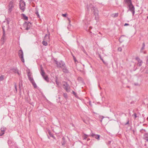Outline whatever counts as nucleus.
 Returning a JSON list of instances; mask_svg holds the SVG:
<instances>
[{
    "label": "nucleus",
    "mask_w": 148,
    "mask_h": 148,
    "mask_svg": "<svg viewBox=\"0 0 148 148\" xmlns=\"http://www.w3.org/2000/svg\"><path fill=\"white\" fill-rule=\"evenodd\" d=\"M89 7L92 10H94L93 12L95 15V18L96 20H98L99 19L98 11L93 6L92 4H90Z\"/></svg>",
    "instance_id": "nucleus-1"
},
{
    "label": "nucleus",
    "mask_w": 148,
    "mask_h": 148,
    "mask_svg": "<svg viewBox=\"0 0 148 148\" xmlns=\"http://www.w3.org/2000/svg\"><path fill=\"white\" fill-rule=\"evenodd\" d=\"M40 73L45 80L48 82L49 81V78L48 76L46 74L42 66L41 68Z\"/></svg>",
    "instance_id": "nucleus-2"
},
{
    "label": "nucleus",
    "mask_w": 148,
    "mask_h": 148,
    "mask_svg": "<svg viewBox=\"0 0 148 148\" xmlns=\"http://www.w3.org/2000/svg\"><path fill=\"white\" fill-rule=\"evenodd\" d=\"M28 78L31 82L32 83V85L33 86L34 88H36L37 86L36 84L35 83L34 80L31 74H30L29 72L28 71Z\"/></svg>",
    "instance_id": "nucleus-3"
},
{
    "label": "nucleus",
    "mask_w": 148,
    "mask_h": 148,
    "mask_svg": "<svg viewBox=\"0 0 148 148\" xmlns=\"http://www.w3.org/2000/svg\"><path fill=\"white\" fill-rule=\"evenodd\" d=\"M25 2L22 0H21L20 1L19 6L20 9L24 11L25 9Z\"/></svg>",
    "instance_id": "nucleus-4"
},
{
    "label": "nucleus",
    "mask_w": 148,
    "mask_h": 148,
    "mask_svg": "<svg viewBox=\"0 0 148 148\" xmlns=\"http://www.w3.org/2000/svg\"><path fill=\"white\" fill-rule=\"evenodd\" d=\"M14 7V5L13 2L11 1L10 2L8 5V13H10L12 11V8Z\"/></svg>",
    "instance_id": "nucleus-5"
},
{
    "label": "nucleus",
    "mask_w": 148,
    "mask_h": 148,
    "mask_svg": "<svg viewBox=\"0 0 148 148\" xmlns=\"http://www.w3.org/2000/svg\"><path fill=\"white\" fill-rule=\"evenodd\" d=\"M18 56L21 58L22 62H24V60L23 58V52L22 50H20L18 52Z\"/></svg>",
    "instance_id": "nucleus-6"
},
{
    "label": "nucleus",
    "mask_w": 148,
    "mask_h": 148,
    "mask_svg": "<svg viewBox=\"0 0 148 148\" xmlns=\"http://www.w3.org/2000/svg\"><path fill=\"white\" fill-rule=\"evenodd\" d=\"M63 88L66 90V92H69L70 91V87L69 84L66 83L63 84Z\"/></svg>",
    "instance_id": "nucleus-7"
},
{
    "label": "nucleus",
    "mask_w": 148,
    "mask_h": 148,
    "mask_svg": "<svg viewBox=\"0 0 148 148\" xmlns=\"http://www.w3.org/2000/svg\"><path fill=\"white\" fill-rule=\"evenodd\" d=\"M128 5L129 8L130 10L132 12L133 14V16H134L135 13V8L134 6L132 4Z\"/></svg>",
    "instance_id": "nucleus-8"
},
{
    "label": "nucleus",
    "mask_w": 148,
    "mask_h": 148,
    "mask_svg": "<svg viewBox=\"0 0 148 148\" xmlns=\"http://www.w3.org/2000/svg\"><path fill=\"white\" fill-rule=\"evenodd\" d=\"M48 34H46L45 35L44 39V40L47 41V42H49L50 41V39L49 36L50 35V34L48 30H47Z\"/></svg>",
    "instance_id": "nucleus-9"
},
{
    "label": "nucleus",
    "mask_w": 148,
    "mask_h": 148,
    "mask_svg": "<svg viewBox=\"0 0 148 148\" xmlns=\"http://www.w3.org/2000/svg\"><path fill=\"white\" fill-rule=\"evenodd\" d=\"M90 135L92 137L95 138L98 140H100V136L99 135L95 134L91 132Z\"/></svg>",
    "instance_id": "nucleus-10"
},
{
    "label": "nucleus",
    "mask_w": 148,
    "mask_h": 148,
    "mask_svg": "<svg viewBox=\"0 0 148 148\" xmlns=\"http://www.w3.org/2000/svg\"><path fill=\"white\" fill-rule=\"evenodd\" d=\"M3 29V35L2 37L1 38V40L3 42V44H4V42L5 41V40H6V37L5 36V30L4 29H3V27H2Z\"/></svg>",
    "instance_id": "nucleus-11"
},
{
    "label": "nucleus",
    "mask_w": 148,
    "mask_h": 148,
    "mask_svg": "<svg viewBox=\"0 0 148 148\" xmlns=\"http://www.w3.org/2000/svg\"><path fill=\"white\" fill-rule=\"evenodd\" d=\"M6 130V128L4 127H2L0 130V136H2L4 133V132Z\"/></svg>",
    "instance_id": "nucleus-12"
},
{
    "label": "nucleus",
    "mask_w": 148,
    "mask_h": 148,
    "mask_svg": "<svg viewBox=\"0 0 148 148\" xmlns=\"http://www.w3.org/2000/svg\"><path fill=\"white\" fill-rule=\"evenodd\" d=\"M56 64L58 67L60 68H62L64 65H65V64L63 62H57Z\"/></svg>",
    "instance_id": "nucleus-13"
},
{
    "label": "nucleus",
    "mask_w": 148,
    "mask_h": 148,
    "mask_svg": "<svg viewBox=\"0 0 148 148\" xmlns=\"http://www.w3.org/2000/svg\"><path fill=\"white\" fill-rule=\"evenodd\" d=\"M136 59L138 62V64L139 66H141L143 63V62L139 58L137 57L136 58Z\"/></svg>",
    "instance_id": "nucleus-14"
},
{
    "label": "nucleus",
    "mask_w": 148,
    "mask_h": 148,
    "mask_svg": "<svg viewBox=\"0 0 148 148\" xmlns=\"http://www.w3.org/2000/svg\"><path fill=\"white\" fill-rule=\"evenodd\" d=\"M62 68L64 72L65 73H68L69 71L68 70L66 69L65 64V65H64V66H63Z\"/></svg>",
    "instance_id": "nucleus-15"
},
{
    "label": "nucleus",
    "mask_w": 148,
    "mask_h": 148,
    "mask_svg": "<svg viewBox=\"0 0 148 148\" xmlns=\"http://www.w3.org/2000/svg\"><path fill=\"white\" fill-rule=\"evenodd\" d=\"M143 139L148 142V133H145L143 135Z\"/></svg>",
    "instance_id": "nucleus-16"
},
{
    "label": "nucleus",
    "mask_w": 148,
    "mask_h": 148,
    "mask_svg": "<svg viewBox=\"0 0 148 148\" xmlns=\"http://www.w3.org/2000/svg\"><path fill=\"white\" fill-rule=\"evenodd\" d=\"M99 118L100 120V121L101 123H102V121H103V122L105 121V119H103L104 118V117L102 116H99Z\"/></svg>",
    "instance_id": "nucleus-17"
},
{
    "label": "nucleus",
    "mask_w": 148,
    "mask_h": 148,
    "mask_svg": "<svg viewBox=\"0 0 148 148\" xmlns=\"http://www.w3.org/2000/svg\"><path fill=\"white\" fill-rule=\"evenodd\" d=\"M90 136V135H88L86 134H84V135L82 136V137L83 138V139L84 140H85L87 138Z\"/></svg>",
    "instance_id": "nucleus-18"
},
{
    "label": "nucleus",
    "mask_w": 148,
    "mask_h": 148,
    "mask_svg": "<svg viewBox=\"0 0 148 148\" xmlns=\"http://www.w3.org/2000/svg\"><path fill=\"white\" fill-rule=\"evenodd\" d=\"M145 45L144 42H143L142 44V47L140 50L141 53H143L144 49H145Z\"/></svg>",
    "instance_id": "nucleus-19"
},
{
    "label": "nucleus",
    "mask_w": 148,
    "mask_h": 148,
    "mask_svg": "<svg viewBox=\"0 0 148 148\" xmlns=\"http://www.w3.org/2000/svg\"><path fill=\"white\" fill-rule=\"evenodd\" d=\"M13 72L14 73H17L18 75H20V73L19 72L18 70L16 69H14L13 70Z\"/></svg>",
    "instance_id": "nucleus-20"
},
{
    "label": "nucleus",
    "mask_w": 148,
    "mask_h": 148,
    "mask_svg": "<svg viewBox=\"0 0 148 148\" xmlns=\"http://www.w3.org/2000/svg\"><path fill=\"white\" fill-rule=\"evenodd\" d=\"M21 16H23V18L24 20H27L28 17L26 16V15L23 14H21Z\"/></svg>",
    "instance_id": "nucleus-21"
},
{
    "label": "nucleus",
    "mask_w": 148,
    "mask_h": 148,
    "mask_svg": "<svg viewBox=\"0 0 148 148\" xmlns=\"http://www.w3.org/2000/svg\"><path fill=\"white\" fill-rule=\"evenodd\" d=\"M125 2L127 3L128 5L132 4L131 0H125Z\"/></svg>",
    "instance_id": "nucleus-22"
},
{
    "label": "nucleus",
    "mask_w": 148,
    "mask_h": 148,
    "mask_svg": "<svg viewBox=\"0 0 148 148\" xmlns=\"http://www.w3.org/2000/svg\"><path fill=\"white\" fill-rule=\"evenodd\" d=\"M47 42V41L43 40V41L42 42V44L44 45L47 46L48 45Z\"/></svg>",
    "instance_id": "nucleus-23"
},
{
    "label": "nucleus",
    "mask_w": 148,
    "mask_h": 148,
    "mask_svg": "<svg viewBox=\"0 0 148 148\" xmlns=\"http://www.w3.org/2000/svg\"><path fill=\"white\" fill-rule=\"evenodd\" d=\"M132 116L134 117V119H136V118L138 117L137 114L136 113H134L132 115Z\"/></svg>",
    "instance_id": "nucleus-24"
},
{
    "label": "nucleus",
    "mask_w": 148,
    "mask_h": 148,
    "mask_svg": "<svg viewBox=\"0 0 148 148\" xmlns=\"http://www.w3.org/2000/svg\"><path fill=\"white\" fill-rule=\"evenodd\" d=\"M118 13H116L115 14H112V16L114 17H116L118 16Z\"/></svg>",
    "instance_id": "nucleus-25"
},
{
    "label": "nucleus",
    "mask_w": 148,
    "mask_h": 148,
    "mask_svg": "<svg viewBox=\"0 0 148 148\" xmlns=\"http://www.w3.org/2000/svg\"><path fill=\"white\" fill-rule=\"evenodd\" d=\"M99 33L100 34V36H98V35H97V34H93V35H94L95 36H96L97 38H98L99 37H101V33L100 32H99Z\"/></svg>",
    "instance_id": "nucleus-26"
},
{
    "label": "nucleus",
    "mask_w": 148,
    "mask_h": 148,
    "mask_svg": "<svg viewBox=\"0 0 148 148\" xmlns=\"http://www.w3.org/2000/svg\"><path fill=\"white\" fill-rule=\"evenodd\" d=\"M63 96L65 98L67 99V95L66 93H63Z\"/></svg>",
    "instance_id": "nucleus-27"
},
{
    "label": "nucleus",
    "mask_w": 148,
    "mask_h": 148,
    "mask_svg": "<svg viewBox=\"0 0 148 148\" xmlns=\"http://www.w3.org/2000/svg\"><path fill=\"white\" fill-rule=\"evenodd\" d=\"M35 14H36L38 18H40V15L38 11L36 12Z\"/></svg>",
    "instance_id": "nucleus-28"
},
{
    "label": "nucleus",
    "mask_w": 148,
    "mask_h": 148,
    "mask_svg": "<svg viewBox=\"0 0 148 148\" xmlns=\"http://www.w3.org/2000/svg\"><path fill=\"white\" fill-rule=\"evenodd\" d=\"M67 16V14L66 13H65L64 14H62V16L64 17H66Z\"/></svg>",
    "instance_id": "nucleus-29"
},
{
    "label": "nucleus",
    "mask_w": 148,
    "mask_h": 148,
    "mask_svg": "<svg viewBox=\"0 0 148 148\" xmlns=\"http://www.w3.org/2000/svg\"><path fill=\"white\" fill-rule=\"evenodd\" d=\"M3 75H1L0 76V81H2L3 79Z\"/></svg>",
    "instance_id": "nucleus-30"
},
{
    "label": "nucleus",
    "mask_w": 148,
    "mask_h": 148,
    "mask_svg": "<svg viewBox=\"0 0 148 148\" xmlns=\"http://www.w3.org/2000/svg\"><path fill=\"white\" fill-rule=\"evenodd\" d=\"M99 57H100V59L102 60V61H103V63L104 64H105V62H104V61L103 59H102V57H101V56L99 55Z\"/></svg>",
    "instance_id": "nucleus-31"
},
{
    "label": "nucleus",
    "mask_w": 148,
    "mask_h": 148,
    "mask_svg": "<svg viewBox=\"0 0 148 148\" xmlns=\"http://www.w3.org/2000/svg\"><path fill=\"white\" fill-rule=\"evenodd\" d=\"M49 134L51 136V137H52L53 138H54V136H53V135H52V134H51L50 132H49Z\"/></svg>",
    "instance_id": "nucleus-32"
},
{
    "label": "nucleus",
    "mask_w": 148,
    "mask_h": 148,
    "mask_svg": "<svg viewBox=\"0 0 148 148\" xmlns=\"http://www.w3.org/2000/svg\"><path fill=\"white\" fill-rule=\"evenodd\" d=\"M118 50L119 51H121L122 49V48L121 47H119L118 48Z\"/></svg>",
    "instance_id": "nucleus-33"
},
{
    "label": "nucleus",
    "mask_w": 148,
    "mask_h": 148,
    "mask_svg": "<svg viewBox=\"0 0 148 148\" xmlns=\"http://www.w3.org/2000/svg\"><path fill=\"white\" fill-rule=\"evenodd\" d=\"M129 119H128L127 120V122L125 124V125H127V124H129Z\"/></svg>",
    "instance_id": "nucleus-34"
},
{
    "label": "nucleus",
    "mask_w": 148,
    "mask_h": 148,
    "mask_svg": "<svg viewBox=\"0 0 148 148\" xmlns=\"http://www.w3.org/2000/svg\"><path fill=\"white\" fill-rule=\"evenodd\" d=\"M92 29V27H89V28L88 29V31L90 33H91V32L90 31V30Z\"/></svg>",
    "instance_id": "nucleus-35"
},
{
    "label": "nucleus",
    "mask_w": 148,
    "mask_h": 148,
    "mask_svg": "<svg viewBox=\"0 0 148 148\" xmlns=\"http://www.w3.org/2000/svg\"><path fill=\"white\" fill-rule=\"evenodd\" d=\"M56 84H57V85H59V83L57 81V79H56Z\"/></svg>",
    "instance_id": "nucleus-36"
},
{
    "label": "nucleus",
    "mask_w": 148,
    "mask_h": 148,
    "mask_svg": "<svg viewBox=\"0 0 148 148\" xmlns=\"http://www.w3.org/2000/svg\"><path fill=\"white\" fill-rule=\"evenodd\" d=\"M14 87L15 88L16 91V92L17 91V89L16 88V84H14Z\"/></svg>",
    "instance_id": "nucleus-37"
},
{
    "label": "nucleus",
    "mask_w": 148,
    "mask_h": 148,
    "mask_svg": "<svg viewBox=\"0 0 148 148\" xmlns=\"http://www.w3.org/2000/svg\"><path fill=\"white\" fill-rule=\"evenodd\" d=\"M146 63H147V64L148 65V56L147 57Z\"/></svg>",
    "instance_id": "nucleus-38"
},
{
    "label": "nucleus",
    "mask_w": 148,
    "mask_h": 148,
    "mask_svg": "<svg viewBox=\"0 0 148 148\" xmlns=\"http://www.w3.org/2000/svg\"><path fill=\"white\" fill-rule=\"evenodd\" d=\"M122 36H121L119 38V41H120V42H122V41L121 40V39H122Z\"/></svg>",
    "instance_id": "nucleus-39"
},
{
    "label": "nucleus",
    "mask_w": 148,
    "mask_h": 148,
    "mask_svg": "<svg viewBox=\"0 0 148 148\" xmlns=\"http://www.w3.org/2000/svg\"><path fill=\"white\" fill-rule=\"evenodd\" d=\"M69 25H71V20H69Z\"/></svg>",
    "instance_id": "nucleus-40"
},
{
    "label": "nucleus",
    "mask_w": 148,
    "mask_h": 148,
    "mask_svg": "<svg viewBox=\"0 0 148 148\" xmlns=\"http://www.w3.org/2000/svg\"><path fill=\"white\" fill-rule=\"evenodd\" d=\"M142 130H143L144 131H145V132H146V130H145V129H142V130H140V132H141V131H142Z\"/></svg>",
    "instance_id": "nucleus-41"
},
{
    "label": "nucleus",
    "mask_w": 148,
    "mask_h": 148,
    "mask_svg": "<svg viewBox=\"0 0 148 148\" xmlns=\"http://www.w3.org/2000/svg\"><path fill=\"white\" fill-rule=\"evenodd\" d=\"M129 25V24H128V23H125L124 24V25L125 26H127V25Z\"/></svg>",
    "instance_id": "nucleus-42"
},
{
    "label": "nucleus",
    "mask_w": 148,
    "mask_h": 148,
    "mask_svg": "<svg viewBox=\"0 0 148 148\" xmlns=\"http://www.w3.org/2000/svg\"><path fill=\"white\" fill-rule=\"evenodd\" d=\"M73 59L74 60H75V61H76V59L75 58V57L74 56H73Z\"/></svg>",
    "instance_id": "nucleus-43"
},
{
    "label": "nucleus",
    "mask_w": 148,
    "mask_h": 148,
    "mask_svg": "<svg viewBox=\"0 0 148 148\" xmlns=\"http://www.w3.org/2000/svg\"><path fill=\"white\" fill-rule=\"evenodd\" d=\"M73 93L75 95H76V93L74 92V91H73Z\"/></svg>",
    "instance_id": "nucleus-44"
},
{
    "label": "nucleus",
    "mask_w": 148,
    "mask_h": 148,
    "mask_svg": "<svg viewBox=\"0 0 148 148\" xmlns=\"http://www.w3.org/2000/svg\"><path fill=\"white\" fill-rule=\"evenodd\" d=\"M144 54H145L146 53V52L145 51H143V53Z\"/></svg>",
    "instance_id": "nucleus-45"
},
{
    "label": "nucleus",
    "mask_w": 148,
    "mask_h": 148,
    "mask_svg": "<svg viewBox=\"0 0 148 148\" xmlns=\"http://www.w3.org/2000/svg\"><path fill=\"white\" fill-rule=\"evenodd\" d=\"M26 30H28V25L27 24L26 27Z\"/></svg>",
    "instance_id": "nucleus-46"
},
{
    "label": "nucleus",
    "mask_w": 148,
    "mask_h": 148,
    "mask_svg": "<svg viewBox=\"0 0 148 148\" xmlns=\"http://www.w3.org/2000/svg\"><path fill=\"white\" fill-rule=\"evenodd\" d=\"M67 20L69 21V20L70 19L68 17L67 18Z\"/></svg>",
    "instance_id": "nucleus-47"
},
{
    "label": "nucleus",
    "mask_w": 148,
    "mask_h": 148,
    "mask_svg": "<svg viewBox=\"0 0 148 148\" xmlns=\"http://www.w3.org/2000/svg\"><path fill=\"white\" fill-rule=\"evenodd\" d=\"M28 26H29V24H30V25H31V23L30 22H28Z\"/></svg>",
    "instance_id": "nucleus-48"
},
{
    "label": "nucleus",
    "mask_w": 148,
    "mask_h": 148,
    "mask_svg": "<svg viewBox=\"0 0 148 148\" xmlns=\"http://www.w3.org/2000/svg\"><path fill=\"white\" fill-rule=\"evenodd\" d=\"M89 7H88V6H87V8L88 10H89Z\"/></svg>",
    "instance_id": "nucleus-49"
},
{
    "label": "nucleus",
    "mask_w": 148,
    "mask_h": 148,
    "mask_svg": "<svg viewBox=\"0 0 148 148\" xmlns=\"http://www.w3.org/2000/svg\"><path fill=\"white\" fill-rule=\"evenodd\" d=\"M90 140V139H89V138H88V139H87V141H89V140Z\"/></svg>",
    "instance_id": "nucleus-50"
},
{
    "label": "nucleus",
    "mask_w": 148,
    "mask_h": 148,
    "mask_svg": "<svg viewBox=\"0 0 148 148\" xmlns=\"http://www.w3.org/2000/svg\"><path fill=\"white\" fill-rule=\"evenodd\" d=\"M20 83H19V88H20Z\"/></svg>",
    "instance_id": "nucleus-51"
},
{
    "label": "nucleus",
    "mask_w": 148,
    "mask_h": 148,
    "mask_svg": "<svg viewBox=\"0 0 148 148\" xmlns=\"http://www.w3.org/2000/svg\"><path fill=\"white\" fill-rule=\"evenodd\" d=\"M103 123H104V124H106V123H105H105H103Z\"/></svg>",
    "instance_id": "nucleus-52"
},
{
    "label": "nucleus",
    "mask_w": 148,
    "mask_h": 148,
    "mask_svg": "<svg viewBox=\"0 0 148 148\" xmlns=\"http://www.w3.org/2000/svg\"><path fill=\"white\" fill-rule=\"evenodd\" d=\"M147 18H148V16H147Z\"/></svg>",
    "instance_id": "nucleus-53"
},
{
    "label": "nucleus",
    "mask_w": 148,
    "mask_h": 148,
    "mask_svg": "<svg viewBox=\"0 0 148 148\" xmlns=\"http://www.w3.org/2000/svg\"><path fill=\"white\" fill-rule=\"evenodd\" d=\"M27 24H26V23H25V24H24V25H26Z\"/></svg>",
    "instance_id": "nucleus-54"
},
{
    "label": "nucleus",
    "mask_w": 148,
    "mask_h": 148,
    "mask_svg": "<svg viewBox=\"0 0 148 148\" xmlns=\"http://www.w3.org/2000/svg\"><path fill=\"white\" fill-rule=\"evenodd\" d=\"M1 133V131H0V133Z\"/></svg>",
    "instance_id": "nucleus-55"
}]
</instances>
